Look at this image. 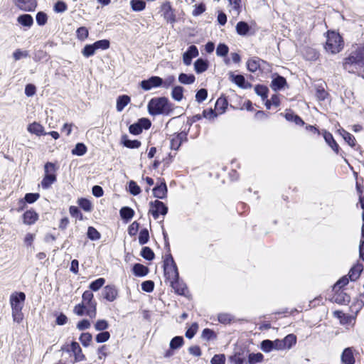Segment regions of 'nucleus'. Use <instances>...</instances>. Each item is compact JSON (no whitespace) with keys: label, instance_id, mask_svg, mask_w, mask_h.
<instances>
[{"label":"nucleus","instance_id":"nucleus-24","mask_svg":"<svg viewBox=\"0 0 364 364\" xmlns=\"http://www.w3.org/2000/svg\"><path fill=\"white\" fill-rule=\"evenodd\" d=\"M287 84L286 79L284 77L278 75L272 81L271 87L273 90H280Z\"/></svg>","mask_w":364,"mask_h":364},{"label":"nucleus","instance_id":"nucleus-32","mask_svg":"<svg viewBox=\"0 0 364 364\" xmlns=\"http://www.w3.org/2000/svg\"><path fill=\"white\" fill-rule=\"evenodd\" d=\"M282 341L284 349H289L296 344V337L294 334H289Z\"/></svg>","mask_w":364,"mask_h":364},{"label":"nucleus","instance_id":"nucleus-29","mask_svg":"<svg viewBox=\"0 0 364 364\" xmlns=\"http://www.w3.org/2000/svg\"><path fill=\"white\" fill-rule=\"evenodd\" d=\"M17 21L19 23L24 26L30 27L33 23V18L29 14L21 15L18 17Z\"/></svg>","mask_w":364,"mask_h":364},{"label":"nucleus","instance_id":"nucleus-38","mask_svg":"<svg viewBox=\"0 0 364 364\" xmlns=\"http://www.w3.org/2000/svg\"><path fill=\"white\" fill-rule=\"evenodd\" d=\"M184 341L182 336H176L170 342V348L175 350L181 348L183 345Z\"/></svg>","mask_w":364,"mask_h":364},{"label":"nucleus","instance_id":"nucleus-5","mask_svg":"<svg viewBox=\"0 0 364 364\" xmlns=\"http://www.w3.org/2000/svg\"><path fill=\"white\" fill-rule=\"evenodd\" d=\"M164 269V276L168 282L178 279V268L171 255H168L166 258Z\"/></svg>","mask_w":364,"mask_h":364},{"label":"nucleus","instance_id":"nucleus-49","mask_svg":"<svg viewBox=\"0 0 364 364\" xmlns=\"http://www.w3.org/2000/svg\"><path fill=\"white\" fill-rule=\"evenodd\" d=\"M77 37L80 41H84L88 36V30L86 27L82 26L77 29Z\"/></svg>","mask_w":364,"mask_h":364},{"label":"nucleus","instance_id":"nucleus-6","mask_svg":"<svg viewBox=\"0 0 364 364\" xmlns=\"http://www.w3.org/2000/svg\"><path fill=\"white\" fill-rule=\"evenodd\" d=\"M56 168L54 164L47 162L44 166L45 175L41 181L43 189H48L56 181Z\"/></svg>","mask_w":364,"mask_h":364},{"label":"nucleus","instance_id":"nucleus-46","mask_svg":"<svg viewBox=\"0 0 364 364\" xmlns=\"http://www.w3.org/2000/svg\"><path fill=\"white\" fill-rule=\"evenodd\" d=\"M105 283L104 278H99L90 284V289L92 291L99 290Z\"/></svg>","mask_w":364,"mask_h":364},{"label":"nucleus","instance_id":"nucleus-37","mask_svg":"<svg viewBox=\"0 0 364 364\" xmlns=\"http://www.w3.org/2000/svg\"><path fill=\"white\" fill-rule=\"evenodd\" d=\"M87 152V147L82 143H77L75 147L72 150V154L76 156H83Z\"/></svg>","mask_w":364,"mask_h":364},{"label":"nucleus","instance_id":"nucleus-57","mask_svg":"<svg viewBox=\"0 0 364 364\" xmlns=\"http://www.w3.org/2000/svg\"><path fill=\"white\" fill-rule=\"evenodd\" d=\"M261 348L264 352L269 353L273 350V343L270 340H264L261 343Z\"/></svg>","mask_w":364,"mask_h":364},{"label":"nucleus","instance_id":"nucleus-2","mask_svg":"<svg viewBox=\"0 0 364 364\" xmlns=\"http://www.w3.org/2000/svg\"><path fill=\"white\" fill-rule=\"evenodd\" d=\"M148 112L151 115H168L172 111V105L165 97L152 98L147 105Z\"/></svg>","mask_w":364,"mask_h":364},{"label":"nucleus","instance_id":"nucleus-56","mask_svg":"<svg viewBox=\"0 0 364 364\" xmlns=\"http://www.w3.org/2000/svg\"><path fill=\"white\" fill-rule=\"evenodd\" d=\"M229 48L225 44L220 43L216 49V54L218 56H225L228 53Z\"/></svg>","mask_w":364,"mask_h":364},{"label":"nucleus","instance_id":"nucleus-12","mask_svg":"<svg viewBox=\"0 0 364 364\" xmlns=\"http://www.w3.org/2000/svg\"><path fill=\"white\" fill-rule=\"evenodd\" d=\"M199 55L198 50L196 46H191L186 52L183 55V60L185 65H190L192 59Z\"/></svg>","mask_w":364,"mask_h":364},{"label":"nucleus","instance_id":"nucleus-58","mask_svg":"<svg viewBox=\"0 0 364 364\" xmlns=\"http://www.w3.org/2000/svg\"><path fill=\"white\" fill-rule=\"evenodd\" d=\"M343 139L344 140L350 145V146L353 147L355 145V137L350 133L343 131Z\"/></svg>","mask_w":364,"mask_h":364},{"label":"nucleus","instance_id":"nucleus-19","mask_svg":"<svg viewBox=\"0 0 364 364\" xmlns=\"http://www.w3.org/2000/svg\"><path fill=\"white\" fill-rule=\"evenodd\" d=\"M363 270V265L362 264H357L354 265L349 271L348 277L351 281L357 280L361 272Z\"/></svg>","mask_w":364,"mask_h":364},{"label":"nucleus","instance_id":"nucleus-53","mask_svg":"<svg viewBox=\"0 0 364 364\" xmlns=\"http://www.w3.org/2000/svg\"><path fill=\"white\" fill-rule=\"evenodd\" d=\"M198 329V323H192V325L190 326V328L186 331V336L189 339L192 338L196 333Z\"/></svg>","mask_w":364,"mask_h":364},{"label":"nucleus","instance_id":"nucleus-1","mask_svg":"<svg viewBox=\"0 0 364 364\" xmlns=\"http://www.w3.org/2000/svg\"><path fill=\"white\" fill-rule=\"evenodd\" d=\"M343 68L350 73L360 74L364 68V47H358L344 59Z\"/></svg>","mask_w":364,"mask_h":364},{"label":"nucleus","instance_id":"nucleus-20","mask_svg":"<svg viewBox=\"0 0 364 364\" xmlns=\"http://www.w3.org/2000/svg\"><path fill=\"white\" fill-rule=\"evenodd\" d=\"M169 283L171 287L174 289L176 293L181 295L185 294V291L186 290V285L183 282L179 280V278Z\"/></svg>","mask_w":364,"mask_h":364},{"label":"nucleus","instance_id":"nucleus-15","mask_svg":"<svg viewBox=\"0 0 364 364\" xmlns=\"http://www.w3.org/2000/svg\"><path fill=\"white\" fill-rule=\"evenodd\" d=\"M341 361L344 364H354L355 358L353 348H346L342 353Z\"/></svg>","mask_w":364,"mask_h":364},{"label":"nucleus","instance_id":"nucleus-48","mask_svg":"<svg viewBox=\"0 0 364 364\" xmlns=\"http://www.w3.org/2000/svg\"><path fill=\"white\" fill-rule=\"evenodd\" d=\"M95 50H105L109 47V41L108 40H100L93 43Z\"/></svg>","mask_w":364,"mask_h":364},{"label":"nucleus","instance_id":"nucleus-34","mask_svg":"<svg viewBox=\"0 0 364 364\" xmlns=\"http://www.w3.org/2000/svg\"><path fill=\"white\" fill-rule=\"evenodd\" d=\"M122 143L124 146L129 149H136L141 146V142L138 140H131L124 136L122 138Z\"/></svg>","mask_w":364,"mask_h":364},{"label":"nucleus","instance_id":"nucleus-54","mask_svg":"<svg viewBox=\"0 0 364 364\" xmlns=\"http://www.w3.org/2000/svg\"><path fill=\"white\" fill-rule=\"evenodd\" d=\"M207 96H208L207 90L205 89L202 88L197 92V93L196 95V100L198 103H200V102H203L207 98Z\"/></svg>","mask_w":364,"mask_h":364},{"label":"nucleus","instance_id":"nucleus-22","mask_svg":"<svg viewBox=\"0 0 364 364\" xmlns=\"http://www.w3.org/2000/svg\"><path fill=\"white\" fill-rule=\"evenodd\" d=\"M131 99L128 95H121L117 99V110L122 112L124 108L130 102Z\"/></svg>","mask_w":364,"mask_h":364},{"label":"nucleus","instance_id":"nucleus-62","mask_svg":"<svg viewBox=\"0 0 364 364\" xmlns=\"http://www.w3.org/2000/svg\"><path fill=\"white\" fill-rule=\"evenodd\" d=\"M73 312L77 316H83L87 314V308L80 303L74 307Z\"/></svg>","mask_w":364,"mask_h":364},{"label":"nucleus","instance_id":"nucleus-23","mask_svg":"<svg viewBox=\"0 0 364 364\" xmlns=\"http://www.w3.org/2000/svg\"><path fill=\"white\" fill-rule=\"evenodd\" d=\"M208 67V61L202 58L198 59L194 63V69L197 73L205 72Z\"/></svg>","mask_w":364,"mask_h":364},{"label":"nucleus","instance_id":"nucleus-16","mask_svg":"<svg viewBox=\"0 0 364 364\" xmlns=\"http://www.w3.org/2000/svg\"><path fill=\"white\" fill-rule=\"evenodd\" d=\"M27 130L31 134H36V136L46 135L47 133L44 131V127L38 122H33L28 125Z\"/></svg>","mask_w":364,"mask_h":364},{"label":"nucleus","instance_id":"nucleus-10","mask_svg":"<svg viewBox=\"0 0 364 364\" xmlns=\"http://www.w3.org/2000/svg\"><path fill=\"white\" fill-rule=\"evenodd\" d=\"M162 83V78L158 76H152L147 80H142L140 85L144 90L148 91L154 87H161Z\"/></svg>","mask_w":364,"mask_h":364},{"label":"nucleus","instance_id":"nucleus-11","mask_svg":"<svg viewBox=\"0 0 364 364\" xmlns=\"http://www.w3.org/2000/svg\"><path fill=\"white\" fill-rule=\"evenodd\" d=\"M15 4L21 10L25 11H34L37 6L36 0H15Z\"/></svg>","mask_w":364,"mask_h":364},{"label":"nucleus","instance_id":"nucleus-4","mask_svg":"<svg viewBox=\"0 0 364 364\" xmlns=\"http://www.w3.org/2000/svg\"><path fill=\"white\" fill-rule=\"evenodd\" d=\"M343 48V41L339 33L334 31H328L325 48L327 52L332 54L339 53Z\"/></svg>","mask_w":364,"mask_h":364},{"label":"nucleus","instance_id":"nucleus-35","mask_svg":"<svg viewBox=\"0 0 364 364\" xmlns=\"http://www.w3.org/2000/svg\"><path fill=\"white\" fill-rule=\"evenodd\" d=\"M130 4L134 11H143L146 7V3L142 0H132Z\"/></svg>","mask_w":364,"mask_h":364},{"label":"nucleus","instance_id":"nucleus-25","mask_svg":"<svg viewBox=\"0 0 364 364\" xmlns=\"http://www.w3.org/2000/svg\"><path fill=\"white\" fill-rule=\"evenodd\" d=\"M133 272L136 276L144 277L149 272L148 267L141 264H135L133 267Z\"/></svg>","mask_w":364,"mask_h":364},{"label":"nucleus","instance_id":"nucleus-17","mask_svg":"<svg viewBox=\"0 0 364 364\" xmlns=\"http://www.w3.org/2000/svg\"><path fill=\"white\" fill-rule=\"evenodd\" d=\"M38 219V213L33 210H29L24 213L23 215V223L26 225H33Z\"/></svg>","mask_w":364,"mask_h":364},{"label":"nucleus","instance_id":"nucleus-7","mask_svg":"<svg viewBox=\"0 0 364 364\" xmlns=\"http://www.w3.org/2000/svg\"><path fill=\"white\" fill-rule=\"evenodd\" d=\"M94 295L90 291H85L82 296V302L87 308V315L90 318L96 316L97 303L93 300Z\"/></svg>","mask_w":364,"mask_h":364},{"label":"nucleus","instance_id":"nucleus-27","mask_svg":"<svg viewBox=\"0 0 364 364\" xmlns=\"http://www.w3.org/2000/svg\"><path fill=\"white\" fill-rule=\"evenodd\" d=\"M261 60L258 58L250 59L247 63V69L252 72H256L260 67Z\"/></svg>","mask_w":364,"mask_h":364},{"label":"nucleus","instance_id":"nucleus-52","mask_svg":"<svg viewBox=\"0 0 364 364\" xmlns=\"http://www.w3.org/2000/svg\"><path fill=\"white\" fill-rule=\"evenodd\" d=\"M201 336L203 339L207 341L215 339L216 338V335L214 331L209 328H205L202 332Z\"/></svg>","mask_w":364,"mask_h":364},{"label":"nucleus","instance_id":"nucleus-26","mask_svg":"<svg viewBox=\"0 0 364 364\" xmlns=\"http://www.w3.org/2000/svg\"><path fill=\"white\" fill-rule=\"evenodd\" d=\"M250 29V26L245 21H239L236 25V31L240 36L247 35Z\"/></svg>","mask_w":364,"mask_h":364},{"label":"nucleus","instance_id":"nucleus-60","mask_svg":"<svg viewBox=\"0 0 364 364\" xmlns=\"http://www.w3.org/2000/svg\"><path fill=\"white\" fill-rule=\"evenodd\" d=\"M129 189L130 193L134 196H136L139 194L141 192L140 187L133 181H131L129 182Z\"/></svg>","mask_w":364,"mask_h":364},{"label":"nucleus","instance_id":"nucleus-44","mask_svg":"<svg viewBox=\"0 0 364 364\" xmlns=\"http://www.w3.org/2000/svg\"><path fill=\"white\" fill-rule=\"evenodd\" d=\"M92 336L90 333H82L80 336V341L85 347L90 346Z\"/></svg>","mask_w":364,"mask_h":364},{"label":"nucleus","instance_id":"nucleus-14","mask_svg":"<svg viewBox=\"0 0 364 364\" xmlns=\"http://www.w3.org/2000/svg\"><path fill=\"white\" fill-rule=\"evenodd\" d=\"M230 80L241 88L246 89L251 87V85L246 82L245 77L242 75H235L230 73Z\"/></svg>","mask_w":364,"mask_h":364},{"label":"nucleus","instance_id":"nucleus-42","mask_svg":"<svg viewBox=\"0 0 364 364\" xmlns=\"http://www.w3.org/2000/svg\"><path fill=\"white\" fill-rule=\"evenodd\" d=\"M141 255L147 260H152L154 258V253L151 248L149 247H144L142 248Z\"/></svg>","mask_w":364,"mask_h":364},{"label":"nucleus","instance_id":"nucleus-64","mask_svg":"<svg viewBox=\"0 0 364 364\" xmlns=\"http://www.w3.org/2000/svg\"><path fill=\"white\" fill-rule=\"evenodd\" d=\"M28 56V51H22L20 49L16 50L13 53V57L15 60H19L20 59L23 58H26Z\"/></svg>","mask_w":364,"mask_h":364},{"label":"nucleus","instance_id":"nucleus-33","mask_svg":"<svg viewBox=\"0 0 364 364\" xmlns=\"http://www.w3.org/2000/svg\"><path fill=\"white\" fill-rule=\"evenodd\" d=\"M228 106V101L225 98L220 97L215 102V111L218 112L219 114H222L225 112Z\"/></svg>","mask_w":364,"mask_h":364},{"label":"nucleus","instance_id":"nucleus-50","mask_svg":"<svg viewBox=\"0 0 364 364\" xmlns=\"http://www.w3.org/2000/svg\"><path fill=\"white\" fill-rule=\"evenodd\" d=\"M255 90L258 95L261 96L263 100L267 97L268 89L266 87L263 85H257Z\"/></svg>","mask_w":364,"mask_h":364},{"label":"nucleus","instance_id":"nucleus-41","mask_svg":"<svg viewBox=\"0 0 364 364\" xmlns=\"http://www.w3.org/2000/svg\"><path fill=\"white\" fill-rule=\"evenodd\" d=\"M230 360L234 364H248V360H246V358L242 356V355L240 353H235L234 355L230 357Z\"/></svg>","mask_w":364,"mask_h":364},{"label":"nucleus","instance_id":"nucleus-47","mask_svg":"<svg viewBox=\"0 0 364 364\" xmlns=\"http://www.w3.org/2000/svg\"><path fill=\"white\" fill-rule=\"evenodd\" d=\"M96 50H95V48L94 47L93 44H91V45H86L83 50H82V55L86 57V58H89L92 55H93L95 53Z\"/></svg>","mask_w":364,"mask_h":364},{"label":"nucleus","instance_id":"nucleus-59","mask_svg":"<svg viewBox=\"0 0 364 364\" xmlns=\"http://www.w3.org/2000/svg\"><path fill=\"white\" fill-rule=\"evenodd\" d=\"M109 324L106 320L102 319L98 320L96 323L95 324V328L97 331H105L107 328H108Z\"/></svg>","mask_w":364,"mask_h":364},{"label":"nucleus","instance_id":"nucleus-8","mask_svg":"<svg viewBox=\"0 0 364 364\" xmlns=\"http://www.w3.org/2000/svg\"><path fill=\"white\" fill-rule=\"evenodd\" d=\"M149 205V212L154 219H157L159 214L165 215L168 212V208L166 206V205L163 202L158 200L150 202Z\"/></svg>","mask_w":364,"mask_h":364},{"label":"nucleus","instance_id":"nucleus-43","mask_svg":"<svg viewBox=\"0 0 364 364\" xmlns=\"http://www.w3.org/2000/svg\"><path fill=\"white\" fill-rule=\"evenodd\" d=\"M78 204L85 211L90 212L92 210L91 202L86 198H81L78 200Z\"/></svg>","mask_w":364,"mask_h":364},{"label":"nucleus","instance_id":"nucleus-3","mask_svg":"<svg viewBox=\"0 0 364 364\" xmlns=\"http://www.w3.org/2000/svg\"><path fill=\"white\" fill-rule=\"evenodd\" d=\"M25 299L26 295L23 292H14L9 298L13 320L18 323H21L23 319L22 309Z\"/></svg>","mask_w":364,"mask_h":364},{"label":"nucleus","instance_id":"nucleus-21","mask_svg":"<svg viewBox=\"0 0 364 364\" xmlns=\"http://www.w3.org/2000/svg\"><path fill=\"white\" fill-rule=\"evenodd\" d=\"M70 348L71 351L75 355V361H80L85 358L84 355L82 353V349L77 342H72Z\"/></svg>","mask_w":364,"mask_h":364},{"label":"nucleus","instance_id":"nucleus-28","mask_svg":"<svg viewBox=\"0 0 364 364\" xmlns=\"http://www.w3.org/2000/svg\"><path fill=\"white\" fill-rule=\"evenodd\" d=\"M324 139L326 143L331 147V149L336 153H338L339 146L335 141L333 136L330 133H325Z\"/></svg>","mask_w":364,"mask_h":364},{"label":"nucleus","instance_id":"nucleus-40","mask_svg":"<svg viewBox=\"0 0 364 364\" xmlns=\"http://www.w3.org/2000/svg\"><path fill=\"white\" fill-rule=\"evenodd\" d=\"M285 118L287 121L294 122L298 125H303L304 124V121L298 115L294 114L292 112L286 113Z\"/></svg>","mask_w":364,"mask_h":364},{"label":"nucleus","instance_id":"nucleus-55","mask_svg":"<svg viewBox=\"0 0 364 364\" xmlns=\"http://www.w3.org/2000/svg\"><path fill=\"white\" fill-rule=\"evenodd\" d=\"M110 338V334L108 331H103L100 333H98L96 337L95 340L97 343H104L109 340Z\"/></svg>","mask_w":364,"mask_h":364},{"label":"nucleus","instance_id":"nucleus-18","mask_svg":"<svg viewBox=\"0 0 364 364\" xmlns=\"http://www.w3.org/2000/svg\"><path fill=\"white\" fill-rule=\"evenodd\" d=\"M153 194H154V196L157 198H160V199L165 198L167 195V186H166V183L162 182L160 185L154 188Z\"/></svg>","mask_w":364,"mask_h":364},{"label":"nucleus","instance_id":"nucleus-61","mask_svg":"<svg viewBox=\"0 0 364 364\" xmlns=\"http://www.w3.org/2000/svg\"><path fill=\"white\" fill-rule=\"evenodd\" d=\"M154 288V283L151 280L145 281L141 284V289L146 292H151Z\"/></svg>","mask_w":364,"mask_h":364},{"label":"nucleus","instance_id":"nucleus-45","mask_svg":"<svg viewBox=\"0 0 364 364\" xmlns=\"http://www.w3.org/2000/svg\"><path fill=\"white\" fill-rule=\"evenodd\" d=\"M149 239V231L146 228L142 229L139 235V242L140 245H144L148 242Z\"/></svg>","mask_w":364,"mask_h":364},{"label":"nucleus","instance_id":"nucleus-31","mask_svg":"<svg viewBox=\"0 0 364 364\" xmlns=\"http://www.w3.org/2000/svg\"><path fill=\"white\" fill-rule=\"evenodd\" d=\"M196 80V77L193 75H187L185 73H181L178 76V81L181 83L185 84V85H191L193 84Z\"/></svg>","mask_w":364,"mask_h":364},{"label":"nucleus","instance_id":"nucleus-51","mask_svg":"<svg viewBox=\"0 0 364 364\" xmlns=\"http://www.w3.org/2000/svg\"><path fill=\"white\" fill-rule=\"evenodd\" d=\"M87 237L92 240H97L100 238V234L95 228L89 227Z\"/></svg>","mask_w":364,"mask_h":364},{"label":"nucleus","instance_id":"nucleus-30","mask_svg":"<svg viewBox=\"0 0 364 364\" xmlns=\"http://www.w3.org/2000/svg\"><path fill=\"white\" fill-rule=\"evenodd\" d=\"M119 213L122 219L129 220L133 218L134 211L129 207H123L121 208Z\"/></svg>","mask_w":364,"mask_h":364},{"label":"nucleus","instance_id":"nucleus-39","mask_svg":"<svg viewBox=\"0 0 364 364\" xmlns=\"http://www.w3.org/2000/svg\"><path fill=\"white\" fill-rule=\"evenodd\" d=\"M264 359V355L261 353H250L248 356L249 364H256L261 363Z\"/></svg>","mask_w":364,"mask_h":364},{"label":"nucleus","instance_id":"nucleus-9","mask_svg":"<svg viewBox=\"0 0 364 364\" xmlns=\"http://www.w3.org/2000/svg\"><path fill=\"white\" fill-rule=\"evenodd\" d=\"M160 13L161 16L164 17L167 23L173 24L176 22L174 11L168 1H165L162 4L161 6Z\"/></svg>","mask_w":364,"mask_h":364},{"label":"nucleus","instance_id":"nucleus-36","mask_svg":"<svg viewBox=\"0 0 364 364\" xmlns=\"http://www.w3.org/2000/svg\"><path fill=\"white\" fill-rule=\"evenodd\" d=\"M183 88L181 86H176L171 92V97L176 101H181L183 99Z\"/></svg>","mask_w":364,"mask_h":364},{"label":"nucleus","instance_id":"nucleus-13","mask_svg":"<svg viewBox=\"0 0 364 364\" xmlns=\"http://www.w3.org/2000/svg\"><path fill=\"white\" fill-rule=\"evenodd\" d=\"M102 295L106 300L113 301L118 296V291L115 286L107 285L103 289Z\"/></svg>","mask_w":364,"mask_h":364},{"label":"nucleus","instance_id":"nucleus-63","mask_svg":"<svg viewBox=\"0 0 364 364\" xmlns=\"http://www.w3.org/2000/svg\"><path fill=\"white\" fill-rule=\"evenodd\" d=\"M225 357L223 354L215 355L211 359V364H225Z\"/></svg>","mask_w":364,"mask_h":364}]
</instances>
